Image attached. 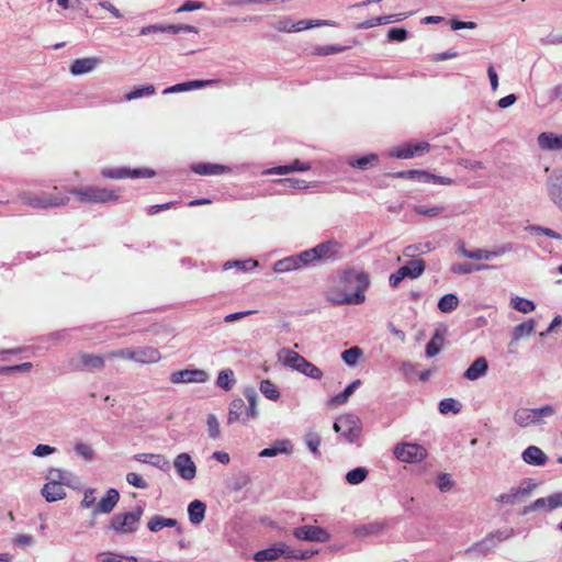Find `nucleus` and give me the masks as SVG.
Segmentation results:
<instances>
[{
	"mask_svg": "<svg viewBox=\"0 0 562 562\" xmlns=\"http://www.w3.org/2000/svg\"><path fill=\"white\" fill-rule=\"evenodd\" d=\"M510 306L524 314H528L535 311L536 305L532 301L520 297V296H514L510 299Z\"/></svg>",
	"mask_w": 562,
	"mask_h": 562,
	"instance_id": "obj_38",
	"label": "nucleus"
},
{
	"mask_svg": "<svg viewBox=\"0 0 562 562\" xmlns=\"http://www.w3.org/2000/svg\"><path fill=\"white\" fill-rule=\"evenodd\" d=\"M459 305V299L454 294H446L438 302V308L442 313H450Z\"/></svg>",
	"mask_w": 562,
	"mask_h": 562,
	"instance_id": "obj_42",
	"label": "nucleus"
},
{
	"mask_svg": "<svg viewBox=\"0 0 562 562\" xmlns=\"http://www.w3.org/2000/svg\"><path fill=\"white\" fill-rule=\"evenodd\" d=\"M549 194L552 201L562 209V182L560 184H552L549 189Z\"/></svg>",
	"mask_w": 562,
	"mask_h": 562,
	"instance_id": "obj_63",
	"label": "nucleus"
},
{
	"mask_svg": "<svg viewBox=\"0 0 562 562\" xmlns=\"http://www.w3.org/2000/svg\"><path fill=\"white\" fill-rule=\"evenodd\" d=\"M48 482L42 488V495L47 502H56L66 496L63 481L66 479L65 473L60 470H50L47 475Z\"/></svg>",
	"mask_w": 562,
	"mask_h": 562,
	"instance_id": "obj_5",
	"label": "nucleus"
},
{
	"mask_svg": "<svg viewBox=\"0 0 562 562\" xmlns=\"http://www.w3.org/2000/svg\"><path fill=\"white\" fill-rule=\"evenodd\" d=\"M514 536V530L513 529H505V530H497L496 532H493L491 533L486 540L487 541H491V542H502L504 540H507L509 539L510 537Z\"/></svg>",
	"mask_w": 562,
	"mask_h": 562,
	"instance_id": "obj_56",
	"label": "nucleus"
},
{
	"mask_svg": "<svg viewBox=\"0 0 562 562\" xmlns=\"http://www.w3.org/2000/svg\"><path fill=\"white\" fill-rule=\"evenodd\" d=\"M293 535L300 540L325 542L329 540V533L317 526H302L294 529Z\"/></svg>",
	"mask_w": 562,
	"mask_h": 562,
	"instance_id": "obj_15",
	"label": "nucleus"
},
{
	"mask_svg": "<svg viewBox=\"0 0 562 562\" xmlns=\"http://www.w3.org/2000/svg\"><path fill=\"white\" fill-rule=\"evenodd\" d=\"M305 442H306L308 449L311 450V452L314 456H316V457L321 456V452L318 450V447L321 445V437H319V435H317L316 432H308V434H306Z\"/></svg>",
	"mask_w": 562,
	"mask_h": 562,
	"instance_id": "obj_49",
	"label": "nucleus"
},
{
	"mask_svg": "<svg viewBox=\"0 0 562 562\" xmlns=\"http://www.w3.org/2000/svg\"><path fill=\"white\" fill-rule=\"evenodd\" d=\"M340 250V245L335 241H327L317 245L316 247L303 251V258L307 265L317 260H324L335 257Z\"/></svg>",
	"mask_w": 562,
	"mask_h": 562,
	"instance_id": "obj_9",
	"label": "nucleus"
},
{
	"mask_svg": "<svg viewBox=\"0 0 562 562\" xmlns=\"http://www.w3.org/2000/svg\"><path fill=\"white\" fill-rule=\"evenodd\" d=\"M312 168L308 161H302L300 159L293 160L290 165L278 166L270 169H267L262 172V175H288L294 171H307Z\"/></svg>",
	"mask_w": 562,
	"mask_h": 562,
	"instance_id": "obj_24",
	"label": "nucleus"
},
{
	"mask_svg": "<svg viewBox=\"0 0 562 562\" xmlns=\"http://www.w3.org/2000/svg\"><path fill=\"white\" fill-rule=\"evenodd\" d=\"M205 504L199 499L190 503L188 507L189 519L193 525H199L204 519Z\"/></svg>",
	"mask_w": 562,
	"mask_h": 562,
	"instance_id": "obj_34",
	"label": "nucleus"
},
{
	"mask_svg": "<svg viewBox=\"0 0 562 562\" xmlns=\"http://www.w3.org/2000/svg\"><path fill=\"white\" fill-rule=\"evenodd\" d=\"M336 432L341 434L348 441L352 442L361 434L360 419L352 414H345L337 418L334 423Z\"/></svg>",
	"mask_w": 562,
	"mask_h": 562,
	"instance_id": "obj_7",
	"label": "nucleus"
},
{
	"mask_svg": "<svg viewBox=\"0 0 562 562\" xmlns=\"http://www.w3.org/2000/svg\"><path fill=\"white\" fill-rule=\"evenodd\" d=\"M274 29L280 32L294 33V21L289 18L280 19L278 22H276Z\"/></svg>",
	"mask_w": 562,
	"mask_h": 562,
	"instance_id": "obj_61",
	"label": "nucleus"
},
{
	"mask_svg": "<svg viewBox=\"0 0 562 562\" xmlns=\"http://www.w3.org/2000/svg\"><path fill=\"white\" fill-rule=\"evenodd\" d=\"M360 385V380H356L350 383L341 393L330 397L328 400V406L336 407L340 406L349 400V397L355 393L356 389Z\"/></svg>",
	"mask_w": 562,
	"mask_h": 562,
	"instance_id": "obj_33",
	"label": "nucleus"
},
{
	"mask_svg": "<svg viewBox=\"0 0 562 562\" xmlns=\"http://www.w3.org/2000/svg\"><path fill=\"white\" fill-rule=\"evenodd\" d=\"M247 411V406L241 398H235L229 404V411H228V417L227 423L233 424L236 420H238L240 417L245 415V412Z\"/></svg>",
	"mask_w": 562,
	"mask_h": 562,
	"instance_id": "obj_35",
	"label": "nucleus"
},
{
	"mask_svg": "<svg viewBox=\"0 0 562 562\" xmlns=\"http://www.w3.org/2000/svg\"><path fill=\"white\" fill-rule=\"evenodd\" d=\"M259 390L268 400L277 401L280 397L277 385L270 380H262Z\"/></svg>",
	"mask_w": 562,
	"mask_h": 562,
	"instance_id": "obj_44",
	"label": "nucleus"
},
{
	"mask_svg": "<svg viewBox=\"0 0 562 562\" xmlns=\"http://www.w3.org/2000/svg\"><path fill=\"white\" fill-rule=\"evenodd\" d=\"M490 268L487 265H472V263H454L451 266V271L457 274H468L473 271H481Z\"/></svg>",
	"mask_w": 562,
	"mask_h": 562,
	"instance_id": "obj_43",
	"label": "nucleus"
},
{
	"mask_svg": "<svg viewBox=\"0 0 562 562\" xmlns=\"http://www.w3.org/2000/svg\"><path fill=\"white\" fill-rule=\"evenodd\" d=\"M257 265H258V262L256 260L247 259V260L234 261L233 263L227 262L225 265V268H231L232 266H235L243 271H248V270L256 268Z\"/></svg>",
	"mask_w": 562,
	"mask_h": 562,
	"instance_id": "obj_62",
	"label": "nucleus"
},
{
	"mask_svg": "<svg viewBox=\"0 0 562 562\" xmlns=\"http://www.w3.org/2000/svg\"><path fill=\"white\" fill-rule=\"evenodd\" d=\"M161 355L155 347L146 346L134 349L133 361L149 364L156 363L160 360Z\"/></svg>",
	"mask_w": 562,
	"mask_h": 562,
	"instance_id": "obj_22",
	"label": "nucleus"
},
{
	"mask_svg": "<svg viewBox=\"0 0 562 562\" xmlns=\"http://www.w3.org/2000/svg\"><path fill=\"white\" fill-rule=\"evenodd\" d=\"M126 481L128 484L137 488H147L148 486L147 482L138 473L135 472L127 473Z\"/></svg>",
	"mask_w": 562,
	"mask_h": 562,
	"instance_id": "obj_60",
	"label": "nucleus"
},
{
	"mask_svg": "<svg viewBox=\"0 0 562 562\" xmlns=\"http://www.w3.org/2000/svg\"><path fill=\"white\" fill-rule=\"evenodd\" d=\"M378 156L374 154H370L358 159L351 160L350 165L360 169H366L369 165L376 161Z\"/></svg>",
	"mask_w": 562,
	"mask_h": 562,
	"instance_id": "obj_58",
	"label": "nucleus"
},
{
	"mask_svg": "<svg viewBox=\"0 0 562 562\" xmlns=\"http://www.w3.org/2000/svg\"><path fill=\"white\" fill-rule=\"evenodd\" d=\"M100 63L97 57H86L75 59L70 66V72L75 76L92 71Z\"/></svg>",
	"mask_w": 562,
	"mask_h": 562,
	"instance_id": "obj_25",
	"label": "nucleus"
},
{
	"mask_svg": "<svg viewBox=\"0 0 562 562\" xmlns=\"http://www.w3.org/2000/svg\"><path fill=\"white\" fill-rule=\"evenodd\" d=\"M98 562H138L135 557H127L114 552H101L97 555Z\"/></svg>",
	"mask_w": 562,
	"mask_h": 562,
	"instance_id": "obj_39",
	"label": "nucleus"
},
{
	"mask_svg": "<svg viewBox=\"0 0 562 562\" xmlns=\"http://www.w3.org/2000/svg\"><path fill=\"white\" fill-rule=\"evenodd\" d=\"M394 454L402 462H419L426 457V449L417 443H401L395 447Z\"/></svg>",
	"mask_w": 562,
	"mask_h": 562,
	"instance_id": "obj_10",
	"label": "nucleus"
},
{
	"mask_svg": "<svg viewBox=\"0 0 562 562\" xmlns=\"http://www.w3.org/2000/svg\"><path fill=\"white\" fill-rule=\"evenodd\" d=\"M177 524H178L177 520L173 518H166V517L156 515L149 519L147 527L150 531L158 532L165 527H175V526H177Z\"/></svg>",
	"mask_w": 562,
	"mask_h": 562,
	"instance_id": "obj_36",
	"label": "nucleus"
},
{
	"mask_svg": "<svg viewBox=\"0 0 562 562\" xmlns=\"http://www.w3.org/2000/svg\"><path fill=\"white\" fill-rule=\"evenodd\" d=\"M425 270V262L422 259H414L408 265L401 267L395 273L390 276V285L397 288L398 284L405 279H416L423 274Z\"/></svg>",
	"mask_w": 562,
	"mask_h": 562,
	"instance_id": "obj_8",
	"label": "nucleus"
},
{
	"mask_svg": "<svg viewBox=\"0 0 562 562\" xmlns=\"http://www.w3.org/2000/svg\"><path fill=\"white\" fill-rule=\"evenodd\" d=\"M133 356H134L133 348H122V349H117V350L108 352L105 357L109 359L121 358V359H126V360L133 361Z\"/></svg>",
	"mask_w": 562,
	"mask_h": 562,
	"instance_id": "obj_55",
	"label": "nucleus"
},
{
	"mask_svg": "<svg viewBox=\"0 0 562 562\" xmlns=\"http://www.w3.org/2000/svg\"><path fill=\"white\" fill-rule=\"evenodd\" d=\"M71 366L76 370H100L104 367V357L88 352H81L75 359H72Z\"/></svg>",
	"mask_w": 562,
	"mask_h": 562,
	"instance_id": "obj_11",
	"label": "nucleus"
},
{
	"mask_svg": "<svg viewBox=\"0 0 562 562\" xmlns=\"http://www.w3.org/2000/svg\"><path fill=\"white\" fill-rule=\"evenodd\" d=\"M213 83H215V80H192V81L182 82V83H178L172 87H169V88L165 89L162 93L169 94V93H175V92L188 91V90H192V89H200V88L212 86Z\"/></svg>",
	"mask_w": 562,
	"mask_h": 562,
	"instance_id": "obj_27",
	"label": "nucleus"
},
{
	"mask_svg": "<svg viewBox=\"0 0 562 562\" xmlns=\"http://www.w3.org/2000/svg\"><path fill=\"white\" fill-rule=\"evenodd\" d=\"M368 471L363 468H356L349 471L346 475V480L349 484H359L366 480Z\"/></svg>",
	"mask_w": 562,
	"mask_h": 562,
	"instance_id": "obj_47",
	"label": "nucleus"
},
{
	"mask_svg": "<svg viewBox=\"0 0 562 562\" xmlns=\"http://www.w3.org/2000/svg\"><path fill=\"white\" fill-rule=\"evenodd\" d=\"M278 358L285 367L299 372L302 371L303 366L306 362V359L303 356L289 348L281 349L278 353Z\"/></svg>",
	"mask_w": 562,
	"mask_h": 562,
	"instance_id": "obj_19",
	"label": "nucleus"
},
{
	"mask_svg": "<svg viewBox=\"0 0 562 562\" xmlns=\"http://www.w3.org/2000/svg\"><path fill=\"white\" fill-rule=\"evenodd\" d=\"M394 18H396V15L379 16V18H375V19H372V20H369V21H366V22L361 23L360 27H362V29H370V27H373L375 25L391 23V22L395 21Z\"/></svg>",
	"mask_w": 562,
	"mask_h": 562,
	"instance_id": "obj_54",
	"label": "nucleus"
},
{
	"mask_svg": "<svg viewBox=\"0 0 562 562\" xmlns=\"http://www.w3.org/2000/svg\"><path fill=\"white\" fill-rule=\"evenodd\" d=\"M154 175H155V172L150 169L130 170L126 168H103L101 170V176L104 178H110V179L139 178V177L150 178Z\"/></svg>",
	"mask_w": 562,
	"mask_h": 562,
	"instance_id": "obj_14",
	"label": "nucleus"
},
{
	"mask_svg": "<svg viewBox=\"0 0 562 562\" xmlns=\"http://www.w3.org/2000/svg\"><path fill=\"white\" fill-rule=\"evenodd\" d=\"M67 195L72 194L81 204H101L115 202L120 195L116 190L101 188L97 186H88L80 188H66Z\"/></svg>",
	"mask_w": 562,
	"mask_h": 562,
	"instance_id": "obj_3",
	"label": "nucleus"
},
{
	"mask_svg": "<svg viewBox=\"0 0 562 562\" xmlns=\"http://www.w3.org/2000/svg\"><path fill=\"white\" fill-rule=\"evenodd\" d=\"M206 424H207L209 436L213 439L218 438L221 430H220V423H218L216 416L212 415V414L209 415Z\"/></svg>",
	"mask_w": 562,
	"mask_h": 562,
	"instance_id": "obj_53",
	"label": "nucleus"
},
{
	"mask_svg": "<svg viewBox=\"0 0 562 562\" xmlns=\"http://www.w3.org/2000/svg\"><path fill=\"white\" fill-rule=\"evenodd\" d=\"M555 409L551 405H546L540 408L529 409L520 408L516 411L514 419L520 427H527L532 424H539L546 417H551Z\"/></svg>",
	"mask_w": 562,
	"mask_h": 562,
	"instance_id": "obj_6",
	"label": "nucleus"
},
{
	"mask_svg": "<svg viewBox=\"0 0 562 562\" xmlns=\"http://www.w3.org/2000/svg\"><path fill=\"white\" fill-rule=\"evenodd\" d=\"M445 339V333L437 330L430 341L426 346V355L431 358L439 353L442 348Z\"/></svg>",
	"mask_w": 562,
	"mask_h": 562,
	"instance_id": "obj_37",
	"label": "nucleus"
},
{
	"mask_svg": "<svg viewBox=\"0 0 562 562\" xmlns=\"http://www.w3.org/2000/svg\"><path fill=\"white\" fill-rule=\"evenodd\" d=\"M191 170L201 176H217L229 173L232 168L221 164L198 162L191 166Z\"/></svg>",
	"mask_w": 562,
	"mask_h": 562,
	"instance_id": "obj_21",
	"label": "nucleus"
},
{
	"mask_svg": "<svg viewBox=\"0 0 562 562\" xmlns=\"http://www.w3.org/2000/svg\"><path fill=\"white\" fill-rule=\"evenodd\" d=\"M538 144L540 148L546 150L562 149V134L555 135L553 133H541L538 136Z\"/></svg>",
	"mask_w": 562,
	"mask_h": 562,
	"instance_id": "obj_30",
	"label": "nucleus"
},
{
	"mask_svg": "<svg viewBox=\"0 0 562 562\" xmlns=\"http://www.w3.org/2000/svg\"><path fill=\"white\" fill-rule=\"evenodd\" d=\"M235 383V379H234V373L232 370L227 369V370H223L220 372L218 376H217V380H216V384L228 391L233 387Z\"/></svg>",
	"mask_w": 562,
	"mask_h": 562,
	"instance_id": "obj_45",
	"label": "nucleus"
},
{
	"mask_svg": "<svg viewBox=\"0 0 562 562\" xmlns=\"http://www.w3.org/2000/svg\"><path fill=\"white\" fill-rule=\"evenodd\" d=\"M301 373L315 380H319L323 376L322 370L307 360L304 363Z\"/></svg>",
	"mask_w": 562,
	"mask_h": 562,
	"instance_id": "obj_52",
	"label": "nucleus"
},
{
	"mask_svg": "<svg viewBox=\"0 0 562 562\" xmlns=\"http://www.w3.org/2000/svg\"><path fill=\"white\" fill-rule=\"evenodd\" d=\"M281 555L288 557V548L285 546L272 547L258 551L255 554V560L258 562L272 561Z\"/></svg>",
	"mask_w": 562,
	"mask_h": 562,
	"instance_id": "obj_31",
	"label": "nucleus"
},
{
	"mask_svg": "<svg viewBox=\"0 0 562 562\" xmlns=\"http://www.w3.org/2000/svg\"><path fill=\"white\" fill-rule=\"evenodd\" d=\"M95 492L97 491L94 488H88L85 491L83 498L80 504L82 508H90L92 506L95 507V505H97Z\"/></svg>",
	"mask_w": 562,
	"mask_h": 562,
	"instance_id": "obj_57",
	"label": "nucleus"
},
{
	"mask_svg": "<svg viewBox=\"0 0 562 562\" xmlns=\"http://www.w3.org/2000/svg\"><path fill=\"white\" fill-rule=\"evenodd\" d=\"M333 26L334 23L327 20H300L294 22L295 32H301L317 26Z\"/></svg>",
	"mask_w": 562,
	"mask_h": 562,
	"instance_id": "obj_41",
	"label": "nucleus"
},
{
	"mask_svg": "<svg viewBox=\"0 0 562 562\" xmlns=\"http://www.w3.org/2000/svg\"><path fill=\"white\" fill-rule=\"evenodd\" d=\"M361 356L359 347H351L341 353L344 361L349 366H355Z\"/></svg>",
	"mask_w": 562,
	"mask_h": 562,
	"instance_id": "obj_50",
	"label": "nucleus"
},
{
	"mask_svg": "<svg viewBox=\"0 0 562 562\" xmlns=\"http://www.w3.org/2000/svg\"><path fill=\"white\" fill-rule=\"evenodd\" d=\"M446 207L442 205H434V206H426V205H416L414 206V212L419 215L427 216L429 218H435L445 212Z\"/></svg>",
	"mask_w": 562,
	"mask_h": 562,
	"instance_id": "obj_40",
	"label": "nucleus"
},
{
	"mask_svg": "<svg viewBox=\"0 0 562 562\" xmlns=\"http://www.w3.org/2000/svg\"><path fill=\"white\" fill-rule=\"evenodd\" d=\"M522 460L532 465H544L547 463V456L546 453L536 446H529L524 452H522Z\"/></svg>",
	"mask_w": 562,
	"mask_h": 562,
	"instance_id": "obj_28",
	"label": "nucleus"
},
{
	"mask_svg": "<svg viewBox=\"0 0 562 562\" xmlns=\"http://www.w3.org/2000/svg\"><path fill=\"white\" fill-rule=\"evenodd\" d=\"M19 202L32 209H52L67 205L70 198L67 195L66 188L53 187L49 191L25 190L18 195Z\"/></svg>",
	"mask_w": 562,
	"mask_h": 562,
	"instance_id": "obj_1",
	"label": "nucleus"
},
{
	"mask_svg": "<svg viewBox=\"0 0 562 562\" xmlns=\"http://www.w3.org/2000/svg\"><path fill=\"white\" fill-rule=\"evenodd\" d=\"M207 380V373L203 370L199 369H186L172 372L170 375V381L175 384L178 383H203Z\"/></svg>",
	"mask_w": 562,
	"mask_h": 562,
	"instance_id": "obj_16",
	"label": "nucleus"
},
{
	"mask_svg": "<svg viewBox=\"0 0 562 562\" xmlns=\"http://www.w3.org/2000/svg\"><path fill=\"white\" fill-rule=\"evenodd\" d=\"M429 148L430 145L427 142H407L394 148L392 155L396 158L407 159L414 156L423 155L427 153Z\"/></svg>",
	"mask_w": 562,
	"mask_h": 562,
	"instance_id": "obj_13",
	"label": "nucleus"
},
{
	"mask_svg": "<svg viewBox=\"0 0 562 562\" xmlns=\"http://www.w3.org/2000/svg\"><path fill=\"white\" fill-rule=\"evenodd\" d=\"M120 499V493L115 488L108 490L104 497H102L95 505L93 514H110L116 506Z\"/></svg>",
	"mask_w": 562,
	"mask_h": 562,
	"instance_id": "obj_20",
	"label": "nucleus"
},
{
	"mask_svg": "<svg viewBox=\"0 0 562 562\" xmlns=\"http://www.w3.org/2000/svg\"><path fill=\"white\" fill-rule=\"evenodd\" d=\"M346 286L353 289L351 293H344L339 296H331L330 300L336 304H360L364 301V291L369 286V277L367 273L357 270H347L342 276Z\"/></svg>",
	"mask_w": 562,
	"mask_h": 562,
	"instance_id": "obj_2",
	"label": "nucleus"
},
{
	"mask_svg": "<svg viewBox=\"0 0 562 562\" xmlns=\"http://www.w3.org/2000/svg\"><path fill=\"white\" fill-rule=\"evenodd\" d=\"M135 460L142 463L151 464L162 471H167L170 468L168 459L162 454L140 453L135 456Z\"/></svg>",
	"mask_w": 562,
	"mask_h": 562,
	"instance_id": "obj_26",
	"label": "nucleus"
},
{
	"mask_svg": "<svg viewBox=\"0 0 562 562\" xmlns=\"http://www.w3.org/2000/svg\"><path fill=\"white\" fill-rule=\"evenodd\" d=\"M389 41L403 42L407 38V31L405 29L394 27L387 32Z\"/></svg>",
	"mask_w": 562,
	"mask_h": 562,
	"instance_id": "obj_64",
	"label": "nucleus"
},
{
	"mask_svg": "<svg viewBox=\"0 0 562 562\" xmlns=\"http://www.w3.org/2000/svg\"><path fill=\"white\" fill-rule=\"evenodd\" d=\"M439 411L441 414H448L450 412L457 414L460 412V404L453 398H446L440 402Z\"/></svg>",
	"mask_w": 562,
	"mask_h": 562,
	"instance_id": "obj_51",
	"label": "nucleus"
},
{
	"mask_svg": "<svg viewBox=\"0 0 562 562\" xmlns=\"http://www.w3.org/2000/svg\"><path fill=\"white\" fill-rule=\"evenodd\" d=\"M307 266L305 259L303 258V252L297 256H291L281 260H278L273 265V270L278 273L288 272L292 270L300 269L302 267Z\"/></svg>",
	"mask_w": 562,
	"mask_h": 562,
	"instance_id": "obj_23",
	"label": "nucleus"
},
{
	"mask_svg": "<svg viewBox=\"0 0 562 562\" xmlns=\"http://www.w3.org/2000/svg\"><path fill=\"white\" fill-rule=\"evenodd\" d=\"M536 328V321L533 318L527 319L521 324L515 326L512 330V339L508 344L510 352H516L517 344L520 339L530 336Z\"/></svg>",
	"mask_w": 562,
	"mask_h": 562,
	"instance_id": "obj_18",
	"label": "nucleus"
},
{
	"mask_svg": "<svg viewBox=\"0 0 562 562\" xmlns=\"http://www.w3.org/2000/svg\"><path fill=\"white\" fill-rule=\"evenodd\" d=\"M396 177L398 178H405V179H415L420 182H427L428 171L425 170H407V171H401L396 173Z\"/></svg>",
	"mask_w": 562,
	"mask_h": 562,
	"instance_id": "obj_48",
	"label": "nucleus"
},
{
	"mask_svg": "<svg viewBox=\"0 0 562 562\" xmlns=\"http://www.w3.org/2000/svg\"><path fill=\"white\" fill-rule=\"evenodd\" d=\"M488 369L487 360L484 357L476 358L473 363L464 372L468 380L474 381L483 376Z\"/></svg>",
	"mask_w": 562,
	"mask_h": 562,
	"instance_id": "obj_29",
	"label": "nucleus"
},
{
	"mask_svg": "<svg viewBox=\"0 0 562 562\" xmlns=\"http://www.w3.org/2000/svg\"><path fill=\"white\" fill-rule=\"evenodd\" d=\"M156 89L153 85L144 86L142 88H136L132 90L131 92L125 94V100L131 101L134 99L148 97L155 94Z\"/></svg>",
	"mask_w": 562,
	"mask_h": 562,
	"instance_id": "obj_46",
	"label": "nucleus"
},
{
	"mask_svg": "<svg viewBox=\"0 0 562 562\" xmlns=\"http://www.w3.org/2000/svg\"><path fill=\"white\" fill-rule=\"evenodd\" d=\"M459 251L464 257L470 258V259H476V260L485 259V260H488L492 257H496V256H499L501 254H503L504 249L495 250V251H490V250H484V249L468 250L464 247V245L462 244L459 247Z\"/></svg>",
	"mask_w": 562,
	"mask_h": 562,
	"instance_id": "obj_32",
	"label": "nucleus"
},
{
	"mask_svg": "<svg viewBox=\"0 0 562 562\" xmlns=\"http://www.w3.org/2000/svg\"><path fill=\"white\" fill-rule=\"evenodd\" d=\"M542 508L549 509V496L536 499L532 504L524 508L522 514H528Z\"/></svg>",
	"mask_w": 562,
	"mask_h": 562,
	"instance_id": "obj_59",
	"label": "nucleus"
},
{
	"mask_svg": "<svg viewBox=\"0 0 562 562\" xmlns=\"http://www.w3.org/2000/svg\"><path fill=\"white\" fill-rule=\"evenodd\" d=\"M144 514L142 506H136L131 512H121L114 514L108 524V529L119 536H128L135 533L140 524Z\"/></svg>",
	"mask_w": 562,
	"mask_h": 562,
	"instance_id": "obj_4",
	"label": "nucleus"
},
{
	"mask_svg": "<svg viewBox=\"0 0 562 562\" xmlns=\"http://www.w3.org/2000/svg\"><path fill=\"white\" fill-rule=\"evenodd\" d=\"M177 473L187 481L195 477L196 467L188 453H180L176 457L173 462Z\"/></svg>",
	"mask_w": 562,
	"mask_h": 562,
	"instance_id": "obj_17",
	"label": "nucleus"
},
{
	"mask_svg": "<svg viewBox=\"0 0 562 562\" xmlns=\"http://www.w3.org/2000/svg\"><path fill=\"white\" fill-rule=\"evenodd\" d=\"M536 485L531 482H526L518 487H513L509 492L501 494L496 501L505 505H515L520 503L527 497Z\"/></svg>",
	"mask_w": 562,
	"mask_h": 562,
	"instance_id": "obj_12",
	"label": "nucleus"
}]
</instances>
